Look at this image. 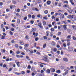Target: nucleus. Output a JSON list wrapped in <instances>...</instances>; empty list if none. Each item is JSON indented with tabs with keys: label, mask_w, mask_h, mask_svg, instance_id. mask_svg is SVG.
I'll return each instance as SVG.
<instances>
[{
	"label": "nucleus",
	"mask_w": 76,
	"mask_h": 76,
	"mask_svg": "<svg viewBox=\"0 0 76 76\" xmlns=\"http://www.w3.org/2000/svg\"><path fill=\"white\" fill-rule=\"evenodd\" d=\"M68 48L69 50V51H71V50H72V47L69 46L68 47Z\"/></svg>",
	"instance_id": "nucleus-8"
},
{
	"label": "nucleus",
	"mask_w": 76,
	"mask_h": 76,
	"mask_svg": "<svg viewBox=\"0 0 76 76\" xmlns=\"http://www.w3.org/2000/svg\"><path fill=\"white\" fill-rule=\"evenodd\" d=\"M39 76H44L43 74H40L39 75Z\"/></svg>",
	"instance_id": "nucleus-64"
},
{
	"label": "nucleus",
	"mask_w": 76,
	"mask_h": 76,
	"mask_svg": "<svg viewBox=\"0 0 76 76\" xmlns=\"http://www.w3.org/2000/svg\"><path fill=\"white\" fill-rule=\"evenodd\" d=\"M46 72L48 73H50V70L49 69L47 70Z\"/></svg>",
	"instance_id": "nucleus-20"
},
{
	"label": "nucleus",
	"mask_w": 76,
	"mask_h": 76,
	"mask_svg": "<svg viewBox=\"0 0 76 76\" xmlns=\"http://www.w3.org/2000/svg\"><path fill=\"white\" fill-rule=\"evenodd\" d=\"M11 31H12L13 32V31H14V28H11Z\"/></svg>",
	"instance_id": "nucleus-60"
},
{
	"label": "nucleus",
	"mask_w": 76,
	"mask_h": 76,
	"mask_svg": "<svg viewBox=\"0 0 76 76\" xmlns=\"http://www.w3.org/2000/svg\"><path fill=\"white\" fill-rule=\"evenodd\" d=\"M31 31H32V32H35V31H36V28H33L32 29Z\"/></svg>",
	"instance_id": "nucleus-13"
},
{
	"label": "nucleus",
	"mask_w": 76,
	"mask_h": 76,
	"mask_svg": "<svg viewBox=\"0 0 76 76\" xmlns=\"http://www.w3.org/2000/svg\"><path fill=\"white\" fill-rule=\"evenodd\" d=\"M10 34L11 35H13V32L12 31H10Z\"/></svg>",
	"instance_id": "nucleus-45"
},
{
	"label": "nucleus",
	"mask_w": 76,
	"mask_h": 76,
	"mask_svg": "<svg viewBox=\"0 0 76 76\" xmlns=\"http://www.w3.org/2000/svg\"><path fill=\"white\" fill-rule=\"evenodd\" d=\"M25 38L26 39H29V37L28 35H26V36Z\"/></svg>",
	"instance_id": "nucleus-19"
},
{
	"label": "nucleus",
	"mask_w": 76,
	"mask_h": 76,
	"mask_svg": "<svg viewBox=\"0 0 76 76\" xmlns=\"http://www.w3.org/2000/svg\"><path fill=\"white\" fill-rule=\"evenodd\" d=\"M60 16L61 17V18H62V19L64 18V15L63 14H61Z\"/></svg>",
	"instance_id": "nucleus-7"
},
{
	"label": "nucleus",
	"mask_w": 76,
	"mask_h": 76,
	"mask_svg": "<svg viewBox=\"0 0 76 76\" xmlns=\"http://www.w3.org/2000/svg\"><path fill=\"white\" fill-rule=\"evenodd\" d=\"M64 3H66V4H68V3H69V2H68V1H64Z\"/></svg>",
	"instance_id": "nucleus-54"
},
{
	"label": "nucleus",
	"mask_w": 76,
	"mask_h": 76,
	"mask_svg": "<svg viewBox=\"0 0 76 76\" xmlns=\"http://www.w3.org/2000/svg\"><path fill=\"white\" fill-rule=\"evenodd\" d=\"M15 48H18V47H19V46L17 44H16L15 45Z\"/></svg>",
	"instance_id": "nucleus-17"
},
{
	"label": "nucleus",
	"mask_w": 76,
	"mask_h": 76,
	"mask_svg": "<svg viewBox=\"0 0 76 76\" xmlns=\"http://www.w3.org/2000/svg\"><path fill=\"white\" fill-rule=\"evenodd\" d=\"M17 12L19 13L20 12V9L19 8H18L17 9Z\"/></svg>",
	"instance_id": "nucleus-51"
},
{
	"label": "nucleus",
	"mask_w": 76,
	"mask_h": 76,
	"mask_svg": "<svg viewBox=\"0 0 76 76\" xmlns=\"http://www.w3.org/2000/svg\"><path fill=\"white\" fill-rule=\"evenodd\" d=\"M26 59H27L28 61L31 60V59H29V57H28V56H26Z\"/></svg>",
	"instance_id": "nucleus-9"
},
{
	"label": "nucleus",
	"mask_w": 76,
	"mask_h": 76,
	"mask_svg": "<svg viewBox=\"0 0 76 76\" xmlns=\"http://www.w3.org/2000/svg\"><path fill=\"white\" fill-rule=\"evenodd\" d=\"M51 4V1H48L47 2V4H48V5H50Z\"/></svg>",
	"instance_id": "nucleus-10"
},
{
	"label": "nucleus",
	"mask_w": 76,
	"mask_h": 76,
	"mask_svg": "<svg viewBox=\"0 0 76 76\" xmlns=\"http://www.w3.org/2000/svg\"><path fill=\"white\" fill-rule=\"evenodd\" d=\"M72 38H73V40H74V41H75L76 40V38L75 36H73Z\"/></svg>",
	"instance_id": "nucleus-32"
},
{
	"label": "nucleus",
	"mask_w": 76,
	"mask_h": 76,
	"mask_svg": "<svg viewBox=\"0 0 76 76\" xmlns=\"http://www.w3.org/2000/svg\"><path fill=\"white\" fill-rule=\"evenodd\" d=\"M63 12V10H58V12Z\"/></svg>",
	"instance_id": "nucleus-40"
},
{
	"label": "nucleus",
	"mask_w": 76,
	"mask_h": 76,
	"mask_svg": "<svg viewBox=\"0 0 76 76\" xmlns=\"http://www.w3.org/2000/svg\"><path fill=\"white\" fill-rule=\"evenodd\" d=\"M72 28L73 29H76V26H72Z\"/></svg>",
	"instance_id": "nucleus-18"
},
{
	"label": "nucleus",
	"mask_w": 76,
	"mask_h": 76,
	"mask_svg": "<svg viewBox=\"0 0 76 76\" xmlns=\"http://www.w3.org/2000/svg\"><path fill=\"white\" fill-rule=\"evenodd\" d=\"M28 16L29 18H31L32 17V16L30 14L28 15Z\"/></svg>",
	"instance_id": "nucleus-56"
},
{
	"label": "nucleus",
	"mask_w": 76,
	"mask_h": 76,
	"mask_svg": "<svg viewBox=\"0 0 76 76\" xmlns=\"http://www.w3.org/2000/svg\"><path fill=\"white\" fill-rule=\"evenodd\" d=\"M31 75L32 76H34L35 75V74H34V72H33L31 74Z\"/></svg>",
	"instance_id": "nucleus-62"
},
{
	"label": "nucleus",
	"mask_w": 76,
	"mask_h": 76,
	"mask_svg": "<svg viewBox=\"0 0 76 76\" xmlns=\"http://www.w3.org/2000/svg\"><path fill=\"white\" fill-rule=\"evenodd\" d=\"M64 7H67L68 9H69V6L67 4H66L64 5Z\"/></svg>",
	"instance_id": "nucleus-5"
},
{
	"label": "nucleus",
	"mask_w": 76,
	"mask_h": 76,
	"mask_svg": "<svg viewBox=\"0 0 76 76\" xmlns=\"http://www.w3.org/2000/svg\"><path fill=\"white\" fill-rule=\"evenodd\" d=\"M31 66H30V65H28V69H31Z\"/></svg>",
	"instance_id": "nucleus-55"
},
{
	"label": "nucleus",
	"mask_w": 76,
	"mask_h": 76,
	"mask_svg": "<svg viewBox=\"0 0 76 76\" xmlns=\"http://www.w3.org/2000/svg\"><path fill=\"white\" fill-rule=\"evenodd\" d=\"M61 55H63V50H61Z\"/></svg>",
	"instance_id": "nucleus-48"
},
{
	"label": "nucleus",
	"mask_w": 76,
	"mask_h": 76,
	"mask_svg": "<svg viewBox=\"0 0 76 76\" xmlns=\"http://www.w3.org/2000/svg\"><path fill=\"white\" fill-rule=\"evenodd\" d=\"M12 68H10V69H9V70H8V72H10V71H12Z\"/></svg>",
	"instance_id": "nucleus-50"
},
{
	"label": "nucleus",
	"mask_w": 76,
	"mask_h": 76,
	"mask_svg": "<svg viewBox=\"0 0 76 76\" xmlns=\"http://www.w3.org/2000/svg\"><path fill=\"white\" fill-rule=\"evenodd\" d=\"M50 31H54V29L53 28H51L50 29Z\"/></svg>",
	"instance_id": "nucleus-38"
},
{
	"label": "nucleus",
	"mask_w": 76,
	"mask_h": 76,
	"mask_svg": "<svg viewBox=\"0 0 76 76\" xmlns=\"http://www.w3.org/2000/svg\"><path fill=\"white\" fill-rule=\"evenodd\" d=\"M19 43L21 45H23V42L22 41L20 42Z\"/></svg>",
	"instance_id": "nucleus-29"
},
{
	"label": "nucleus",
	"mask_w": 76,
	"mask_h": 76,
	"mask_svg": "<svg viewBox=\"0 0 76 76\" xmlns=\"http://www.w3.org/2000/svg\"><path fill=\"white\" fill-rule=\"evenodd\" d=\"M46 33L47 34L46 36L48 37V35H49V34H50V31H46Z\"/></svg>",
	"instance_id": "nucleus-11"
},
{
	"label": "nucleus",
	"mask_w": 76,
	"mask_h": 76,
	"mask_svg": "<svg viewBox=\"0 0 76 76\" xmlns=\"http://www.w3.org/2000/svg\"><path fill=\"white\" fill-rule=\"evenodd\" d=\"M26 19H27V17H24V20H26Z\"/></svg>",
	"instance_id": "nucleus-47"
},
{
	"label": "nucleus",
	"mask_w": 76,
	"mask_h": 76,
	"mask_svg": "<svg viewBox=\"0 0 76 76\" xmlns=\"http://www.w3.org/2000/svg\"><path fill=\"white\" fill-rule=\"evenodd\" d=\"M61 34V32H59L58 33V36H60Z\"/></svg>",
	"instance_id": "nucleus-23"
},
{
	"label": "nucleus",
	"mask_w": 76,
	"mask_h": 76,
	"mask_svg": "<svg viewBox=\"0 0 76 76\" xmlns=\"http://www.w3.org/2000/svg\"><path fill=\"white\" fill-rule=\"evenodd\" d=\"M67 25H64L63 26V28H64V30H66L67 29Z\"/></svg>",
	"instance_id": "nucleus-6"
},
{
	"label": "nucleus",
	"mask_w": 76,
	"mask_h": 76,
	"mask_svg": "<svg viewBox=\"0 0 76 76\" xmlns=\"http://www.w3.org/2000/svg\"><path fill=\"white\" fill-rule=\"evenodd\" d=\"M58 29H59V31H61V27H60V26H58ZM60 28H61V29H60Z\"/></svg>",
	"instance_id": "nucleus-24"
},
{
	"label": "nucleus",
	"mask_w": 76,
	"mask_h": 76,
	"mask_svg": "<svg viewBox=\"0 0 76 76\" xmlns=\"http://www.w3.org/2000/svg\"><path fill=\"white\" fill-rule=\"evenodd\" d=\"M46 47V44L45 43V44L43 45V48H45Z\"/></svg>",
	"instance_id": "nucleus-37"
},
{
	"label": "nucleus",
	"mask_w": 76,
	"mask_h": 76,
	"mask_svg": "<svg viewBox=\"0 0 76 76\" xmlns=\"http://www.w3.org/2000/svg\"><path fill=\"white\" fill-rule=\"evenodd\" d=\"M40 53H39V52L38 51L36 53V54H37L38 55V56H39V55H40Z\"/></svg>",
	"instance_id": "nucleus-30"
},
{
	"label": "nucleus",
	"mask_w": 76,
	"mask_h": 76,
	"mask_svg": "<svg viewBox=\"0 0 76 76\" xmlns=\"http://www.w3.org/2000/svg\"><path fill=\"white\" fill-rule=\"evenodd\" d=\"M16 53H17V54H19L20 53V52H19V51H18L16 52Z\"/></svg>",
	"instance_id": "nucleus-49"
},
{
	"label": "nucleus",
	"mask_w": 76,
	"mask_h": 76,
	"mask_svg": "<svg viewBox=\"0 0 76 76\" xmlns=\"http://www.w3.org/2000/svg\"><path fill=\"white\" fill-rule=\"evenodd\" d=\"M50 70L51 72H54L56 70L54 68H50Z\"/></svg>",
	"instance_id": "nucleus-4"
},
{
	"label": "nucleus",
	"mask_w": 76,
	"mask_h": 76,
	"mask_svg": "<svg viewBox=\"0 0 76 76\" xmlns=\"http://www.w3.org/2000/svg\"><path fill=\"white\" fill-rule=\"evenodd\" d=\"M61 69H64V66H61Z\"/></svg>",
	"instance_id": "nucleus-53"
},
{
	"label": "nucleus",
	"mask_w": 76,
	"mask_h": 76,
	"mask_svg": "<svg viewBox=\"0 0 76 76\" xmlns=\"http://www.w3.org/2000/svg\"><path fill=\"white\" fill-rule=\"evenodd\" d=\"M1 29H2V28H3V27H4L3 24H1Z\"/></svg>",
	"instance_id": "nucleus-43"
},
{
	"label": "nucleus",
	"mask_w": 76,
	"mask_h": 76,
	"mask_svg": "<svg viewBox=\"0 0 76 76\" xmlns=\"http://www.w3.org/2000/svg\"><path fill=\"white\" fill-rule=\"evenodd\" d=\"M16 57H17L18 58H19L20 57V55H16Z\"/></svg>",
	"instance_id": "nucleus-61"
},
{
	"label": "nucleus",
	"mask_w": 76,
	"mask_h": 76,
	"mask_svg": "<svg viewBox=\"0 0 76 76\" xmlns=\"http://www.w3.org/2000/svg\"><path fill=\"white\" fill-rule=\"evenodd\" d=\"M66 38H67L68 39H71V35H70L68 36Z\"/></svg>",
	"instance_id": "nucleus-14"
},
{
	"label": "nucleus",
	"mask_w": 76,
	"mask_h": 76,
	"mask_svg": "<svg viewBox=\"0 0 76 76\" xmlns=\"http://www.w3.org/2000/svg\"><path fill=\"white\" fill-rule=\"evenodd\" d=\"M44 13L45 14H48V10H45L44 12Z\"/></svg>",
	"instance_id": "nucleus-22"
},
{
	"label": "nucleus",
	"mask_w": 76,
	"mask_h": 76,
	"mask_svg": "<svg viewBox=\"0 0 76 76\" xmlns=\"http://www.w3.org/2000/svg\"><path fill=\"white\" fill-rule=\"evenodd\" d=\"M70 31H71V30L69 28H68L67 29V31L68 32H70Z\"/></svg>",
	"instance_id": "nucleus-42"
},
{
	"label": "nucleus",
	"mask_w": 76,
	"mask_h": 76,
	"mask_svg": "<svg viewBox=\"0 0 76 76\" xmlns=\"http://www.w3.org/2000/svg\"><path fill=\"white\" fill-rule=\"evenodd\" d=\"M38 35V33H36L35 34V35L34 36V37H37Z\"/></svg>",
	"instance_id": "nucleus-25"
},
{
	"label": "nucleus",
	"mask_w": 76,
	"mask_h": 76,
	"mask_svg": "<svg viewBox=\"0 0 76 76\" xmlns=\"http://www.w3.org/2000/svg\"><path fill=\"white\" fill-rule=\"evenodd\" d=\"M1 37L2 38H1V39H5V36H1Z\"/></svg>",
	"instance_id": "nucleus-15"
},
{
	"label": "nucleus",
	"mask_w": 76,
	"mask_h": 76,
	"mask_svg": "<svg viewBox=\"0 0 76 76\" xmlns=\"http://www.w3.org/2000/svg\"><path fill=\"white\" fill-rule=\"evenodd\" d=\"M63 60L64 61L67 62L68 61V60L66 58H64Z\"/></svg>",
	"instance_id": "nucleus-12"
},
{
	"label": "nucleus",
	"mask_w": 76,
	"mask_h": 76,
	"mask_svg": "<svg viewBox=\"0 0 76 76\" xmlns=\"http://www.w3.org/2000/svg\"><path fill=\"white\" fill-rule=\"evenodd\" d=\"M12 53H13V51H12V50H10V54H12Z\"/></svg>",
	"instance_id": "nucleus-59"
},
{
	"label": "nucleus",
	"mask_w": 76,
	"mask_h": 76,
	"mask_svg": "<svg viewBox=\"0 0 76 76\" xmlns=\"http://www.w3.org/2000/svg\"><path fill=\"white\" fill-rule=\"evenodd\" d=\"M24 49L25 50H28V49H27V47H29V44H26L24 45Z\"/></svg>",
	"instance_id": "nucleus-2"
},
{
	"label": "nucleus",
	"mask_w": 76,
	"mask_h": 76,
	"mask_svg": "<svg viewBox=\"0 0 76 76\" xmlns=\"http://www.w3.org/2000/svg\"><path fill=\"white\" fill-rule=\"evenodd\" d=\"M57 72L58 73H60V71L59 70H58Z\"/></svg>",
	"instance_id": "nucleus-52"
},
{
	"label": "nucleus",
	"mask_w": 76,
	"mask_h": 76,
	"mask_svg": "<svg viewBox=\"0 0 76 76\" xmlns=\"http://www.w3.org/2000/svg\"><path fill=\"white\" fill-rule=\"evenodd\" d=\"M40 66L41 67H44V65H42L41 64H40Z\"/></svg>",
	"instance_id": "nucleus-44"
},
{
	"label": "nucleus",
	"mask_w": 76,
	"mask_h": 76,
	"mask_svg": "<svg viewBox=\"0 0 76 76\" xmlns=\"http://www.w3.org/2000/svg\"><path fill=\"white\" fill-rule=\"evenodd\" d=\"M19 62H18L17 63V64L18 67H20V65H19Z\"/></svg>",
	"instance_id": "nucleus-31"
},
{
	"label": "nucleus",
	"mask_w": 76,
	"mask_h": 76,
	"mask_svg": "<svg viewBox=\"0 0 76 76\" xmlns=\"http://www.w3.org/2000/svg\"><path fill=\"white\" fill-rule=\"evenodd\" d=\"M42 1L41 0H38V3H41Z\"/></svg>",
	"instance_id": "nucleus-58"
},
{
	"label": "nucleus",
	"mask_w": 76,
	"mask_h": 76,
	"mask_svg": "<svg viewBox=\"0 0 76 76\" xmlns=\"http://www.w3.org/2000/svg\"><path fill=\"white\" fill-rule=\"evenodd\" d=\"M43 18L44 19H45V20H47V19H48V18H47V17H43Z\"/></svg>",
	"instance_id": "nucleus-35"
},
{
	"label": "nucleus",
	"mask_w": 76,
	"mask_h": 76,
	"mask_svg": "<svg viewBox=\"0 0 76 76\" xmlns=\"http://www.w3.org/2000/svg\"><path fill=\"white\" fill-rule=\"evenodd\" d=\"M3 5V2L0 3V6H2Z\"/></svg>",
	"instance_id": "nucleus-63"
},
{
	"label": "nucleus",
	"mask_w": 76,
	"mask_h": 76,
	"mask_svg": "<svg viewBox=\"0 0 76 76\" xmlns=\"http://www.w3.org/2000/svg\"><path fill=\"white\" fill-rule=\"evenodd\" d=\"M43 60L44 61L47 62V63H49V62H50V60L48 59V58H47V56H46L44 57Z\"/></svg>",
	"instance_id": "nucleus-1"
},
{
	"label": "nucleus",
	"mask_w": 76,
	"mask_h": 76,
	"mask_svg": "<svg viewBox=\"0 0 76 76\" xmlns=\"http://www.w3.org/2000/svg\"><path fill=\"white\" fill-rule=\"evenodd\" d=\"M21 73L22 75H24L25 73V71H22L21 72Z\"/></svg>",
	"instance_id": "nucleus-36"
},
{
	"label": "nucleus",
	"mask_w": 76,
	"mask_h": 76,
	"mask_svg": "<svg viewBox=\"0 0 76 76\" xmlns=\"http://www.w3.org/2000/svg\"><path fill=\"white\" fill-rule=\"evenodd\" d=\"M35 68L34 67H31V70L32 71H33V70H35Z\"/></svg>",
	"instance_id": "nucleus-28"
},
{
	"label": "nucleus",
	"mask_w": 76,
	"mask_h": 76,
	"mask_svg": "<svg viewBox=\"0 0 76 76\" xmlns=\"http://www.w3.org/2000/svg\"><path fill=\"white\" fill-rule=\"evenodd\" d=\"M35 10L36 11H37V12H38V11H39V10L37 8H35Z\"/></svg>",
	"instance_id": "nucleus-46"
},
{
	"label": "nucleus",
	"mask_w": 76,
	"mask_h": 76,
	"mask_svg": "<svg viewBox=\"0 0 76 76\" xmlns=\"http://www.w3.org/2000/svg\"><path fill=\"white\" fill-rule=\"evenodd\" d=\"M38 39H39V38H38V37L35 38V41H38Z\"/></svg>",
	"instance_id": "nucleus-26"
},
{
	"label": "nucleus",
	"mask_w": 76,
	"mask_h": 76,
	"mask_svg": "<svg viewBox=\"0 0 76 76\" xmlns=\"http://www.w3.org/2000/svg\"><path fill=\"white\" fill-rule=\"evenodd\" d=\"M64 71H65L66 72L64 73L63 74L64 76H65L66 75H67V74H68V72H69V70L66 69H65L64 70Z\"/></svg>",
	"instance_id": "nucleus-3"
},
{
	"label": "nucleus",
	"mask_w": 76,
	"mask_h": 76,
	"mask_svg": "<svg viewBox=\"0 0 76 76\" xmlns=\"http://www.w3.org/2000/svg\"><path fill=\"white\" fill-rule=\"evenodd\" d=\"M69 9H70V11H71V12H70V13H72V12H73V10H72V9L70 8V7H69Z\"/></svg>",
	"instance_id": "nucleus-33"
},
{
	"label": "nucleus",
	"mask_w": 76,
	"mask_h": 76,
	"mask_svg": "<svg viewBox=\"0 0 76 76\" xmlns=\"http://www.w3.org/2000/svg\"><path fill=\"white\" fill-rule=\"evenodd\" d=\"M44 38L45 39H47V37L46 36H44Z\"/></svg>",
	"instance_id": "nucleus-41"
},
{
	"label": "nucleus",
	"mask_w": 76,
	"mask_h": 76,
	"mask_svg": "<svg viewBox=\"0 0 76 76\" xmlns=\"http://www.w3.org/2000/svg\"><path fill=\"white\" fill-rule=\"evenodd\" d=\"M43 25H46V23L45 21H43Z\"/></svg>",
	"instance_id": "nucleus-39"
},
{
	"label": "nucleus",
	"mask_w": 76,
	"mask_h": 76,
	"mask_svg": "<svg viewBox=\"0 0 76 76\" xmlns=\"http://www.w3.org/2000/svg\"><path fill=\"white\" fill-rule=\"evenodd\" d=\"M17 22L18 23H20V20L18 19Z\"/></svg>",
	"instance_id": "nucleus-27"
},
{
	"label": "nucleus",
	"mask_w": 76,
	"mask_h": 76,
	"mask_svg": "<svg viewBox=\"0 0 76 76\" xmlns=\"http://www.w3.org/2000/svg\"><path fill=\"white\" fill-rule=\"evenodd\" d=\"M57 48H55L53 49V51H54V52H56V51H57Z\"/></svg>",
	"instance_id": "nucleus-34"
},
{
	"label": "nucleus",
	"mask_w": 76,
	"mask_h": 76,
	"mask_svg": "<svg viewBox=\"0 0 76 76\" xmlns=\"http://www.w3.org/2000/svg\"><path fill=\"white\" fill-rule=\"evenodd\" d=\"M15 75H20V74H21L20 73H19L18 72H15Z\"/></svg>",
	"instance_id": "nucleus-16"
},
{
	"label": "nucleus",
	"mask_w": 76,
	"mask_h": 76,
	"mask_svg": "<svg viewBox=\"0 0 76 76\" xmlns=\"http://www.w3.org/2000/svg\"><path fill=\"white\" fill-rule=\"evenodd\" d=\"M52 45H53V46H54L55 45V42H54V41H52Z\"/></svg>",
	"instance_id": "nucleus-21"
},
{
	"label": "nucleus",
	"mask_w": 76,
	"mask_h": 76,
	"mask_svg": "<svg viewBox=\"0 0 76 76\" xmlns=\"http://www.w3.org/2000/svg\"><path fill=\"white\" fill-rule=\"evenodd\" d=\"M48 26L49 28H51V27H52V25H51V24H49Z\"/></svg>",
	"instance_id": "nucleus-57"
}]
</instances>
